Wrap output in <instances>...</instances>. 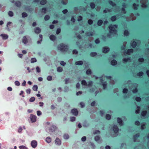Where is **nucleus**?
Wrapping results in <instances>:
<instances>
[{
  "mask_svg": "<svg viewBox=\"0 0 149 149\" xmlns=\"http://www.w3.org/2000/svg\"><path fill=\"white\" fill-rule=\"evenodd\" d=\"M38 87L37 85H34L33 87V89L34 91H37Z\"/></svg>",
  "mask_w": 149,
  "mask_h": 149,
  "instance_id": "34",
  "label": "nucleus"
},
{
  "mask_svg": "<svg viewBox=\"0 0 149 149\" xmlns=\"http://www.w3.org/2000/svg\"><path fill=\"white\" fill-rule=\"evenodd\" d=\"M46 141L48 143H50L51 141V139L49 137H47L46 139Z\"/></svg>",
  "mask_w": 149,
  "mask_h": 149,
  "instance_id": "31",
  "label": "nucleus"
},
{
  "mask_svg": "<svg viewBox=\"0 0 149 149\" xmlns=\"http://www.w3.org/2000/svg\"><path fill=\"white\" fill-rule=\"evenodd\" d=\"M50 17L49 15H46L44 17L45 20L46 21L47 20L49 19Z\"/></svg>",
  "mask_w": 149,
  "mask_h": 149,
  "instance_id": "51",
  "label": "nucleus"
},
{
  "mask_svg": "<svg viewBox=\"0 0 149 149\" xmlns=\"http://www.w3.org/2000/svg\"><path fill=\"white\" fill-rule=\"evenodd\" d=\"M106 118L107 119L110 120L111 118V116L109 114H107L106 116Z\"/></svg>",
  "mask_w": 149,
  "mask_h": 149,
  "instance_id": "47",
  "label": "nucleus"
},
{
  "mask_svg": "<svg viewBox=\"0 0 149 149\" xmlns=\"http://www.w3.org/2000/svg\"><path fill=\"white\" fill-rule=\"evenodd\" d=\"M117 121L120 125V126L123 125V123L122 120L120 118H118L117 119Z\"/></svg>",
  "mask_w": 149,
  "mask_h": 149,
  "instance_id": "17",
  "label": "nucleus"
},
{
  "mask_svg": "<svg viewBox=\"0 0 149 149\" xmlns=\"http://www.w3.org/2000/svg\"><path fill=\"white\" fill-rule=\"evenodd\" d=\"M137 109H138L136 110L135 111V113H136V114H138V113H139L140 112V107H137Z\"/></svg>",
  "mask_w": 149,
  "mask_h": 149,
  "instance_id": "53",
  "label": "nucleus"
},
{
  "mask_svg": "<svg viewBox=\"0 0 149 149\" xmlns=\"http://www.w3.org/2000/svg\"><path fill=\"white\" fill-rule=\"evenodd\" d=\"M57 49L61 52H66L68 49V46L67 45L62 43L58 45Z\"/></svg>",
  "mask_w": 149,
  "mask_h": 149,
  "instance_id": "3",
  "label": "nucleus"
},
{
  "mask_svg": "<svg viewBox=\"0 0 149 149\" xmlns=\"http://www.w3.org/2000/svg\"><path fill=\"white\" fill-rule=\"evenodd\" d=\"M47 79L48 80V81H51L52 80V77L51 76H49L47 77Z\"/></svg>",
  "mask_w": 149,
  "mask_h": 149,
  "instance_id": "62",
  "label": "nucleus"
},
{
  "mask_svg": "<svg viewBox=\"0 0 149 149\" xmlns=\"http://www.w3.org/2000/svg\"><path fill=\"white\" fill-rule=\"evenodd\" d=\"M57 71L58 72H61L63 71V69L61 67H58L57 70Z\"/></svg>",
  "mask_w": 149,
  "mask_h": 149,
  "instance_id": "27",
  "label": "nucleus"
},
{
  "mask_svg": "<svg viewBox=\"0 0 149 149\" xmlns=\"http://www.w3.org/2000/svg\"><path fill=\"white\" fill-rule=\"evenodd\" d=\"M91 7V8H95V4L93 3H91L90 4Z\"/></svg>",
  "mask_w": 149,
  "mask_h": 149,
  "instance_id": "50",
  "label": "nucleus"
},
{
  "mask_svg": "<svg viewBox=\"0 0 149 149\" xmlns=\"http://www.w3.org/2000/svg\"><path fill=\"white\" fill-rule=\"evenodd\" d=\"M60 64L61 65L64 66L66 64V63L64 62L63 61H61Z\"/></svg>",
  "mask_w": 149,
  "mask_h": 149,
  "instance_id": "57",
  "label": "nucleus"
},
{
  "mask_svg": "<svg viewBox=\"0 0 149 149\" xmlns=\"http://www.w3.org/2000/svg\"><path fill=\"white\" fill-rule=\"evenodd\" d=\"M93 82L92 81H90L88 82V84H87V85L88 87H90L93 85Z\"/></svg>",
  "mask_w": 149,
  "mask_h": 149,
  "instance_id": "30",
  "label": "nucleus"
},
{
  "mask_svg": "<svg viewBox=\"0 0 149 149\" xmlns=\"http://www.w3.org/2000/svg\"><path fill=\"white\" fill-rule=\"evenodd\" d=\"M128 85L129 88L130 89H132V91L134 93H136L137 92V85L136 84H132L131 83V81H125V85Z\"/></svg>",
  "mask_w": 149,
  "mask_h": 149,
  "instance_id": "2",
  "label": "nucleus"
},
{
  "mask_svg": "<svg viewBox=\"0 0 149 149\" xmlns=\"http://www.w3.org/2000/svg\"><path fill=\"white\" fill-rule=\"evenodd\" d=\"M93 21L91 19H89L88 21V23L89 24L91 25L93 24Z\"/></svg>",
  "mask_w": 149,
  "mask_h": 149,
  "instance_id": "56",
  "label": "nucleus"
},
{
  "mask_svg": "<svg viewBox=\"0 0 149 149\" xmlns=\"http://www.w3.org/2000/svg\"><path fill=\"white\" fill-rule=\"evenodd\" d=\"M55 143L58 145H60L61 143L60 139L58 138H56L55 140Z\"/></svg>",
  "mask_w": 149,
  "mask_h": 149,
  "instance_id": "15",
  "label": "nucleus"
},
{
  "mask_svg": "<svg viewBox=\"0 0 149 149\" xmlns=\"http://www.w3.org/2000/svg\"><path fill=\"white\" fill-rule=\"evenodd\" d=\"M15 5L16 6L18 7H19L21 5V2L19 1H18L15 3Z\"/></svg>",
  "mask_w": 149,
  "mask_h": 149,
  "instance_id": "37",
  "label": "nucleus"
},
{
  "mask_svg": "<svg viewBox=\"0 0 149 149\" xmlns=\"http://www.w3.org/2000/svg\"><path fill=\"white\" fill-rule=\"evenodd\" d=\"M36 69L37 72L39 73L40 72V68L38 66H37L36 67Z\"/></svg>",
  "mask_w": 149,
  "mask_h": 149,
  "instance_id": "54",
  "label": "nucleus"
},
{
  "mask_svg": "<svg viewBox=\"0 0 149 149\" xmlns=\"http://www.w3.org/2000/svg\"><path fill=\"white\" fill-rule=\"evenodd\" d=\"M71 113L73 115L77 116L78 114V111L77 109L74 108L71 110Z\"/></svg>",
  "mask_w": 149,
  "mask_h": 149,
  "instance_id": "5",
  "label": "nucleus"
},
{
  "mask_svg": "<svg viewBox=\"0 0 149 149\" xmlns=\"http://www.w3.org/2000/svg\"><path fill=\"white\" fill-rule=\"evenodd\" d=\"M133 52V50L132 49H129L128 50L127 53V54L130 55L131 53H132Z\"/></svg>",
  "mask_w": 149,
  "mask_h": 149,
  "instance_id": "26",
  "label": "nucleus"
},
{
  "mask_svg": "<svg viewBox=\"0 0 149 149\" xmlns=\"http://www.w3.org/2000/svg\"><path fill=\"white\" fill-rule=\"evenodd\" d=\"M36 116L33 114H31L30 116V119L32 123H34L36 122Z\"/></svg>",
  "mask_w": 149,
  "mask_h": 149,
  "instance_id": "4",
  "label": "nucleus"
},
{
  "mask_svg": "<svg viewBox=\"0 0 149 149\" xmlns=\"http://www.w3.org/2000/svg\"><path fill=\"white\" fill-rule=\"evenodd\" d=\"M83 62L82 61H77L75 62V64L76 65H81L83 64Z\"/></svg>",
  "mask_w": 149,
  "mask_h": 149,
  "instance_id": "20",
  "label": "nucleus"
},
{
  "mask_svg": "<svg viewBox=\"0 0 149 149\" xmlns=\"http://www.w3.org/2000/svg\"><path fill=\"white\" fill-rule=\"evenodd\" d=\"M129 34V32L127 30H125L124 32V34L125 36H127Z\"/></svg>",
  "mask_w": 149,
  "mask_h": 149,
  "instance_id": "64",
  "label": "nucleus"
},
{
  "mask_svg": "<svg viewBox=\"0 0 149 149\" xmlns=\"http://www.w3.org/2000/svg\"><path fill=\"white\" fill-rule=\"evenodd\" d=\"M123 8H122V12H123L124 13H126V11L125 10V8L126 7V5L125 3H123Z\"/></svg>",
  "mask_w": 149,
  "mask_h": 149,
  "instance_id": "23",
  "label": "nucleus"
},
{
  "mask_svg": "<svg viewBox=\"0 0 149 149\" xmlns=\"http://www.w3.org/2000/svg\"><path fill=\"white\" fill-rule=\"evenodd\" d=\"M127 62H130V58H124L123 59V62L124 63H125Z\"/></svg>",
  "mask_w": 149,
  "mask_h": 149,
  "instance_id": "19",
  "label": "nucleus"
},
{
  "mask_svg": "<svg viewBox=\"0 0 149 149\" xmlns=\"http://www.w3.org/2000/svg\"><path fill=\"white\" fill-rule=\"evenodd\" d=\"M15 84L17 86H19L20 85V83L18 81H16L15 82Z\"/></svg>",
  "mask_w": 149,
  "mask_h": 149,
  "instance_id": "63",
  "label": "nucleus"
},
{
  "mask_svg": "<svg viewBox=\"0 0 149 149\" xmlns=\"http://www.w3.org/2000/svg\"><path fill=\"white\" fill-rule=\"evenodd\" d=\"M130 17L131 18L132 20H134L136 19V17L134 16V15L133 14H131L130 15Z\"/></svg>",
  "mask_w": 149,
  "mask_h": 149,
  "instance_id": "44",
  "label": "nucleus"
},
{
  "mask_svg": "<svg viewBox=\"0 0 149 149\" xmlns=\"http://www.w3.org/2000/svg\"><path fill=\"white\" fill-rule=\"evenodd\" d=\"M70 121L73 122L75 120L76 118L74 117H72L70 118Z\"/></svg>",
  "mask_w": 149,
  "mask_h": 149,
  "instance_id": "55",
  "label": "nucleus"
},
{
  "mask_svg": "<svg viewBox=\"0 0 149 149\" xmlns=\"http://www.w3.org/2000/svg\"><path fill=\"white\" fill-rule=\"evenodd\" d=\"M136 45V42H135L134 41L131 43V46L133 47H135Z\"/></svg>",
  "mask_w": 149,
  "mask_h": 149,
  "instance_id": "38",
  "label": "nucleus"
},
{
  "mask_svg": "<svg viewBox=\"0 0 149 149\" xmlns=\"http://www.w3.org/2000/svg\"><path fill=\"white\" fill-rule=\"evenodd\" d=\"M112 11L111 9H106L104 10L103 12L104 13H106L108 12H111Z\"/></svg>",
  "mask_w": 149,
  "mask_h": 149,
  "instance_id": "39",
  "label": "nucleus"
},
{
  "mask_svg": "<svg viewBox=\"0 0 149 149\" xmlns=\"http://www.w3.org/2000/svg\"><path fill=\"white\" fill-rule=\"evenodd\" d=\"M8 15L10 17H12L13 15V13L11 11H10L8 12Z\"/></svg>",
  "mask_w": 149,
  "mask_h": 149,
  "instance_id": "41",
  "label": "nucleus"
},
{
  "mask_svg": "<svg viewBox=\"0 0 149 149\" xmlns=\"http://www.w3.org/2000/svg\"><path fill=\"white\" fill-rule=\"evenodd\" d=\"M113 130L116 133H117L118 131V127L116 125H114L113 127Z\"/></svg>",
  "mask_w": 149,
  "mask_h": 149,
  "instance_id": "16",
  "label": "nucleus"
},
{
  "mask_svg": "<svg viewBox=\"0 0 149 149\" xmlns=\"http://www.w3.org/2000/svg\"><path fill=\"white\" fill-rule=\"evenodd\" d=\"M80 105H81V108H83L85 107L84 103L83 102H81L80 103Z\"/></svg>",
  "mask_w": 149,
  "mask_h": 149,
  "instance_id": "61",
  "label": "nucleus"
},
{
  "mask_svg": "<svg viewBox=\"0 0 149 149\" xmlns=\"http://www.w3.org/2000/svg\"><path fill=\"white\" fill-rule=\"evenodd\" d=\"M34 31L36 33L38 34L41 32V30L40 28L37 27L35 28Z\"/></svg>",
  "mask_w": 149,
  "mask_h": 149,
  "instance_id": "14",
  "label": "nucleus"
},
{
  "mask_svg": "<svg viewBox=\"0 0 149 149\" xmlns=\"http://www.w3.org/2000/svg\"><path fill=\"white\" fill-rule=\"evenodd\" d=\"M139 134H137L135 135L133 137L134 140V141H136V139L139 136Z\"/></svg>",
  "mask_w": 149,
  "mask_h": 149,
  "instance_id": "22",
  "label": "nucleus"
},
{
  "mask_svg": "<svg viewBox=\"0 0 149 149\" xmlns=\"http://www.w3.org/2000/svg\"><path fill=\"white\" fill-rule=\"evenodd\" d=\"M109 50V48L106 47H103L102 52L104 53H107L108 52Z\"/></svg>",
  "mask_w": 149,
  "mask_h": 149,
  "instance_id": "11",
  "label": "nucleus"
},
{
  "mask_svg": "<svg viewBox=\"0 0 149 149\" xmlns=\"http://www.w3.org/2000/svg\"><path fill=\"white\" fill-rule=\"evenodd\" d=\"M36 61H37V60H36V59L35 58H32L31 59V63H33L36 62Z\"/></svg>",
  "mask_w": 149,
  "mask_h": 149,
  "instance_id": "43",
  "label": "nucleus"
},
{
  "mask_svg": "<svg viewBox=\"0 0 149 149\" xmlns=\"http://www.w3.org/2000/svg\"><path fill=\"white\" fill-rule=\"evenodd\" d=\"M22 42L25 44H27L28 42V39L26 36H24L22 39Z\"/></svg>",
  "mask_w": 149,
  "mask_h": 149,
  "instance_id": "13",
  "label": "nucleus"
},
{
  "mask_svg": "<svg viewBox=\"0 0 149 149\" xmlns=\"http://www.w3.org/2000/svg\"><path fill=\"white\" fill-rule=\"evenodd\" d=\"M117 61L115 60H113L111 61V64L112 65H114L116 64Z\"/></svg>",
  "mask_w": 149,
  "mask_h": 149,
  "instance_id": "25",
  "label": "nucleus"
},
{
  "mask_svg": "<svg viewBox=\"0 0 149 149\" xmlns=\"http://www.w3.org/2000/svg\"><path fill=\"white\" fill-rule=\"evenodd\" d=\"M95 32H87L85 33L86 35L87 36H92L95 34Z\"/></svg>",
  "mask_w": 149,
  "mask_h": 149,
  "instance_id": "12",
  "label": "nucleus"
},
{
  "mask_svg": "<svg viewBox=\"0 0 149 149\" xmlns=\"http://www.w3.org/2000/svg\"><path fill=\"white\" fill-rule=\"evenodd\" d=\"M146 123H141V129L143 130L146 128Z\"/></svg>",
  "mask_w": 149,
  "mask_h": 149,
  "instance_id": "24",
  "label": "nucleus"
},
{
  "mask_svg": "<svg viewBox=\"0 0 149 149\" xmlns=\"http://www.w3.org/2000/svg\"><path fill=\"white\" fill-rule=\"evenodd\" d=\"M109 3L110 5H111L112 6H115L116 5L114 3H113L111 1H109Z\"/></svg>",
  "mask_w": 149,
  "mask_h": 149,
  "instance_id": "58",
  "label": "nucleus"
},
{
  "mask_svg": "<svg viewBox=\"0 0 149 149\" xmlns=\"http://www.w3.org/2000/svg\"><path fill=\"white\" fill-rule=\"evenodd\" d=\"M97 55V53L96 52H92L91 53L90 55L91 56L94 57Z\"/></svg>",
  "mask_w": 149,
  "mask_h": 149,
  "instance_id": "45",
  "label": "nucleus"
},
{
  "mask_svg": "<svg viewBox=\"0 0 149 149\" xmlns=\"http://www.w3.org/2000/svg\"><path fill=\"white\" fill-rule=\"evenodd\" d=\"M37 145V142L36 141H33L31 143V145L33 148H35L36 147Z\"/></svg>",
  "mask_w": 149,
  "mask_h": 149,
  "instance_id": "8",
  "label": "nucleus"
},
{
  "mask_svg": "<svg viewBox=\"0 0 149 149\" xmlns=\"http://www.w3.org/2000/svg\"><path fill=\"white\" fill-rule=\"evenodd\" d=\"M126 44H127V42H123V47H121L122 49H125V45H126Z\"/></svg>",
  "mask_w": 149,
  "mask_h": 149,
  "instance_id": "52",
  "label": "nucleus"
},
{
  "mask_svg": "<svg viewBox=\"0 0 149 149\" xmlns=\"http://www.w3.org/2000/svg\"><path fill=\"white\" fill-rule=\"evenodd\" d=\"M109 33L107 35V36L110 38L113 36L114 34L117 33L116 29L117 28V25H111L109 27Z\"/></svg>",
  "mask_w": 149,
  "mask_h": 149,
  "instance_id": "1",
  "label": "nucleus"
},
{
  "mask_svg": "<svg viewBox=\"0 0 149 149\" xmlns=\"http://www.w3.org/2000/svg\"><path fill=\"white\" fill-rule=\"evenodd\" d=\"M138 6V5L137 4L136 5L135 3H134L133 4V7L134 10H137Z\"/></svg>",
  "mask_w": 149,
  "mask_h": 149,
  "instance_id": "36",
  "label": "nucleus"
},
{
  "mask_svg": "<svg viewBox=\"0 0 149 149\" xmlns=\"http://www.w3.org/2000/svg\"><path fill=\"white\" fill-rule=\"evenodd\" d=\"M147 2V0H141V3L142 4L141 6L142 7L145 8L146 6V3Z\"/></svg>",
  "mask_w": 149,
  "mask_h": 149,
  "instance_id": "6",
  "label": "nucleus"
},
{
  "mask_svg": "<svg viewBox=\"0 0 149 149\" xmlns=\"http://www.w3.org/2000/svg\"><path fill=\"white\" fill-rule=\"evenodd\" d=\"M102 21L101 20H99L97 22V24L98 26H101L102 23Z\"/></svg>",
  "mask_w": 149,
  "mask_h": 149,
  "instance_id": "40",
  "label": "nucleus"
},
{
  "mask_svg": "<svg viewBox=\"0 0 149 149\" xmlns=\"http://www.w3.org/2000/svg\"><path fill=\"white\" fill-rule=\"evenodd\" d=\"M49 38L51 40L53 41H54L56 40V37L54 35H51L50 36Z\"/></svg>",
  "mask_w": 149,
  "mask_h": 149,
  "instance_id": "21",
  "label": "nucleus"
},
{
  "mask_svg": "<svg viewBox=\"0 0 149 149\" xmlns=\"http://www.w3.org/2000/svg\"><path fill=\"white\" fill-rule=\"evenodd\" d=\"M46 3V1L45 0H43L41 1L40 3L41 4L43 5L45 4Z\"/></svg>",
  "mask_w": 149,
  "mask_h": 149,
  "instance_id": "48",
  "label": "nucleus"
},
{
  "mask_svg": "<svg viewBox=\"0 0 149 149\" xmlns=\"http://www.w3.org/2000/svg\"><path fill=\"white\" fill-rule=\"evenodd\" d=\"M100 81L102 85L103 86V89H105L107 87V83L106 82H103V80L102 79H100Z\"/></svg>",
  "mask_w": 149,
  "mask_h": 149,
  "instance_id": "7",
  "label": "nucleus"
},
{
  "mask_svg": "<svg viewBox=\"0 0 149 149\" xmlns=\"http://www.w3.org/2000/svg\"><path fill=\"white\" fill-rule=\"evenodd\" d=\"M95 140L98 143H101L102 142V140H100V137L99 136H96L95 137Z\"/></svg>",
  "mask_w": 149,
  "mask_h": 149,
  "instance_id": "9",
  "label": "nucleus"
},
{
  "mask_svg": "<svg viewBox=\"0 0 149 149\" xmlns=\"http://www.w3.org/2000/svg\"><path fill=\"white\" fill-rule=\"evenodd\" d=\"M2 37L3 39L6 40L8 38V36L6 34H1L0 35Z\"/></svg>",
  "mask_w": 149,
  "mask_h": 149,
  "instance_id": "18",
  "label": "nucleus"
},
{
  "mask_svg": "<svg viewBox=\"0 0 149 149\" xmlns=\"http://www.w3.org/2000/svg\"><path fill=\"white\" fill-rule=\"evenodd\" d=\"M147 111H143L141 113V115L143 116H146L147 113Z\"/></svg>",
  "mask_w": 149,
  "mask_h": 149,
  "instance_id": "42",
  "label": "nucleus"
},
{
  "mask_svg": "<svg viewBox=\"0 0 149 149\" xmlns=\"http://www.w3.org/2000/svg\"><path fill=\"white\" fill-rule=\"evenodd\" d=\"M126 144L125 143H123L121 144V146L120 147V148H126Z\"/></svg>",
  "mask_w": 149,
  "mask_h": 149,
  "instance_id": "29",
  "label": "nucleus"
},
{
  "mask_svg": "<svg viewBox=\"0 0 149 149\" xmlns=\"http://www.w3.org/2000/svg\"><path fill=\"white\" fill-rule=\"evenodd\" d=\"M56 128L57 127L56 126L54 125H52L51 127L49 129V132H53L56 130Z\"/></svg>",
  "mask_w": 149,
  "mask_h": 149,
  "instance_id": "10",
  "label": "nucleus"
},
{
  "mask_svg": "<svg viewBox=\"0 0 149 149\" xmlns=\"http://www.w3.org/2000/svg\"><path fill=\"white\" fill-rule=\"evenodd\" d=\"M70 79L69 78L66 79L65 80V84H67L70 82Z\"/></svg>",
  "mask_w": 149,
  "mask_h": 149,
  "instance_id": "59",
  "label": "nucleus"
},
{
  "mask_svg": "<svg viewBox=\"0 0 149 149\" xmlns=\"http://www.w3.org/2000/svg\"><path fill=\"white\" fill-rule=\"evenodd\" d=\"M27 14L25 12L23 13H22V16L23 17H25L27 16Z\"/></svg>",
  "mask_w": 149,
  "mask_h": 149,
  "instance_id": "46",
  "label": "nucleus"
},
{
  "mask_svg": "<svg viewBox=\"0 0 149 149\" xmlns=\"http://www.w3.org/2000/svg\"><path fill=\"white\" fill-rule=\"evenodd\" d=\"M92 72L91 70L90 69L88 70L86 72V74L87 75H89L91 74Z\"/></svg>",
  "mask_w": 149,
  "mask_h": 149,
  "instance_id": "35",
  "label": "nucleus"
},
{
  "mask_svg": "<svg viewBox=\"0 0 149 149\" xmlns=\"http://www.w3.org/2000/svg\"><path fill=\"white\" fill-rule=\"evenodd\" d=\"M35 99L34 97H32L30 99L29 101L30 102H33L35 101Z\"/></svg>",
  "mask_w": 149,
  "mask_h": 149,
  "instance_id": "49",
  "label": "nucleus"
},
{
  "mask_svg": "<svg viewBox=\"0 0 149 149\" xmlns=\"http://www.w3.org/2000/svg\"><path fill=\"white\" fill-rule=\"evenodd\" d=\"M19 148L20 149H26L27 148L25 146H19Z\"/></svg>",
  "mask_w": 149,
  "mask_h": 149,
  "instance_id": "60",
  "label": "nucleus"
},
{
  "mask_svg": "<svg viewBox=\"0 0 149 149\" xmlns=\"http://www.w3.org/2000/svg\"><path fill=\"white\" fill-rule=\"evenodd\" d=\"M81 84L83 85H85V86L87 85V83L86 81L84 80H83L82 81Z\"/></svg>",
  "mask_w": 149,
  "mask_h": 149,
  "instance_id": "32",
  "label": "nucleus"
},
{
  "mask_svg": "<svg viewBox=\"0 0 149 149\" xmlns=\"http://www.w3.org/2000/svg\"><path fill=\"white\" fill-rule=\"evenodd\" d=\"M63 138L65 139H67L69 138V136L68 134H65L63 135Z\"/></svg>",
  "mask_w": 149,
  "mask_h": 149,
  "instance_id": "28",
  "label": "nucleus"
},
{
  "mask_svg": "<svg viewBox=\"0 0 149 149\" xmlns=\"http://www.w3.org/2000/svg\"><path fill=\"white\" fill-rule=\"evenodd\" d=\"M116 17L115 16H113L111 17V19L112 21H114L116 20Z\"/></svg>",
  "mask_w": 149,
  "mask_h": 149,
  "instance_id": "33",
  "label": "nucleus"
}]
</instances>
